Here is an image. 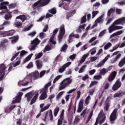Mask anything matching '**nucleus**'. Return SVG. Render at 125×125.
<instances>
[{
    "label": "nucleus",
    "instance_id": "obj_1",
    "mask_svg": "<svg viewBox=\"0 0 125 125\" xmlns=\"http://www.w3.org/2000/svg\"><path fill=\"white\" fill-rule=\"evenodd\" d=\"M50 85H51V82H49L47 84H46L44 85V88L41 90V92L42 93L39 97L40 100H44L45 99H46V97H47L46 91H47V89H48V87H49Z\"/></svg>",
    "mask_w": 125,
    "mask_h": 125
},
{
    "label": "nucleus",
    "instance_id": "obj_2",
    "mask_svg": "<svg viewBox=\"0 0 125 125\" xmlns=\"http://www.w3.org/2000/svg\"><path fill=\"white\" fill-rule=\"evenodd\" d=\"M49 2H50V0H39L34 3L32 6L33 7H43L47 5Z\"/></svg>",
    "mask_w": 125,
    "mask_h": 125
},
{
    "label": "nucleus",
    "instance_id": "obj_3",
    "mask_svg": "<svg viewBox=\"0 0 125 125\" xmlns=\"http://www.w3.org/2000/svg\"><path fill=\"white\" fill-rule=\"evenodd\" d=\"M71 83H72V79L70 78V77L65 79L60 83L61 86L59 87L60 90L64 89V88L67 87V86Z\"/></svg>",
    "mask_w": 125,
    "mask_h": 125
},
{
    "label": "nucleus",
    "instance_id": "obj_4",
    "mask_svg": "<svg viewBox=\"0 0 125 125\" xmlns=\"http://www.w3.org/2000/svg\"><path fill=\"white\" fill-rule=\"evenodd\" d=\"M8 4H9L8 1H3L0 3V10H2V11L0 12L1 15L9 11L7 9V7L5 6L8 5Z\"/></svg>",
    "mask_w": 125,
    "mask_h": 125
},
{
    "label": "nucleus",
    "instance_id": "obj_5",
    "mask_svg": "<svg viewBox=\"0 0 125 125\" xmlns=\"http://www.w3.org/2000/svg\"><path fill=\"white\" fill-rule=\"evenodd\" d=\"M97 119H98V124L99 123L100 125H102L106 121V116L103 113V110L100 111Z\"/></svg>",
    "mask_w": 125,
    "mask_h": 125
},
{
    "label": "nucleus",
    "instance_id": "obj_6",
    "mask_svg": "<svg viewBox=\"0 0 125 125\" xmlns=\"http://www.w3.org/2000/svg\"><path fill=\"white\" fill-rule=\"evenodd\" d=\"M5 70L6 66L4 64H0V82L5 78Z\"/></svg>",
    "mask_w": 125,
    "mask_h": 125
},
{
    "label": "nucleus",
    "instance_id": "obj_7",
    "mask_svg": "<svg viewBox=\"0 0 125 125\" xmlns=\"http://www.w3.org/2000/svg\"><path fill=\"white\" fill-rule=\"evenodd\" d=\"M117 112H118V109H114L110 116L109 120L111 122V124H114V123H115V121L117 120Z\"/></svg>",
    "mask_w": 125,
    "mask_h": 125
},
{
    "label": "nucleus",
    "instance_id": "obj_8",
    "mask_svg": "<svg viewBox=\"0 0 125 125\" xmlns=\"http://www.w3.org/2000/svg\"><path fill=\"white\" fill-rule=\"evenodd\" d=\"M15 34V30H12L7 31H1L0 30V36L3 35V37H9L10 36H13Z\"/></svg>",
    "mask_w": 125,
    "mask_h": 125
},
{
    "label": "nucleus",
    "instance_id": "obj_9",
    "mask_svg": "<svg viewBox=\"0 0 125 125\" xmlns=\"http://www.w3.org/2000/svg\"><path fill=\"white\" fill-rule=\"evenodd\" d=\"M123 28H124L123 27V26L114 25V24L112 23L108 28L109 33H112V32H114V31H116V30H121V29H123Z\"/></svg>",
    "mask_w": 125,
    "mask_h": 125
},
{
    "label": "nucleus",
    "instance_id": "obj_10",
    "mask_svg": "<svg viewBox=\"0 0 125 125\" xmlns=\"http://www.w3.org/2000/svg\"><path fill=\"white\" fill-rule=\"evenodd\" d=\"M122 86V82L120 80H118L112 86V90L116 91L118 90Z\"/></svg>",
    "mask_w": 125,
    "mask_h": 125
},
{
    "label": "nucleus",
    "instance_id": "obj_11",
    "mask_svg": "<svg viewBox=\"0 0 125 125\" xmlns=\"http://www.w3.org/2000/svg\"><path fill=\"white\" fill-rule=\"evenodd\" d=\"M58 31H59V28L55 29L53 31V35L50 39V42H51L53 44H56V41H54V37H55V35L58 33Z\"/></svg>",
    "mask_w": 125,
    "mask_h": 125
},
{
    "label": "nucleus",
    "instance_id": "obj_12",
    "mask_svg": "<svg viewBox=\"0 0 125 125\" xmlns=\"http://www.w3.org/2000/svg\"><path fill=\"white\" fill-rule=\"evenodd\" d=\"M72 64V62H67L65 64H63L59 69V73H63V72H65V70H66V68H68L70 65Z\"/></svg>",
    "mask_w": 125,
    "mask_h": 125
},
{
    "label": "nucleus",
    "instance_id": "obj_13",
    "mask_svg": "<svg viewBox=\"0 0 125 125\" xmlns=\"http://www.w3.org/2000/svg\"><path fill=\"white\" fill-rule=\"evenodd\" d=\"M50 117V120L52 121V120H53V115L52 114V110L51 109L49 111H47L46 112L45 115V118L43 120L44 122H46V119H47V117Z\"/></svg>",
    "mask_w": 125,
    "mask_h": 125
},
{
    "label": "nucleus",
    "instance_id": "obj_14",
    "mask_svg": "<svg viewBox=\"0 0 125 125\" xmlns=\"http://www.w3.org/2000/svg\"><path fill=\"white\" fill-rule=\"evenodd\" d=\"M116 76H117V71H114L112 72L108 77V82H113L115 80Z\"/></svg>",
    "mask_w": 125,
    "mask_h": 125
},
{
    "label": "nucleus",
    "instance_id": "obj_15",
    "mask_svg": "<svg viewBox=\"0 0 125 125\" xmlns=\"http://www.w3.org/2000/svg\"><path fill=\"white\" fill-rule=\"evenodd\" d=\"M122 23H125V17H122L119 19L116 20L113 23V25H119Z\"/></svg>",
    "mask_w": 125,
    "mask_h": 125
},
{
    "label": "nucleus",
    "instance_id": "obj_16",
    "mask_svg": "<svg viewBox=\"0 0 125 125\" xmlns=\"http://www.w3.org/2000/svg\"><path fill=\"white\" fill-rule=\"evenodd\" d=\"M83 100H81L78 105V109L77 110V113H81L83 111Z\"/></svg>",
    "mask_w": 125,
    "mask_h": 125
},
{
    "label": "nucleus",
    "instance_id": "obj_17",
    "mask_svg": "<svg viewBox=\"0 0 125 125\" xmlns=\"http://www.w3.org/2000/svg\"><path fill=\"white\" fill-rule=\"evenodd\" d=\"M16 107V105H11V106H8L4 108L5 113H6L7 114H9L10 112H11L12 110H13L14 108Z\"/></svg>",
    "mask_w": 125,
    "mask_h": 125
},
{
    "label": "nucleus",
    "instance_id": "obj_18",
    "mask_svg": "<svg viewBox=\"0 0 125 125\" xmlns=\"http://www.w3.org/2000/svg\"><path fill=\"white\" fill-rule=\"evenodd\" d=\"M38 98H39V92H37L34 96L32 98L30 105H33L34 103H36V101H37Z\"/></svg>",
    "mask_w": 125,
    "mask_h": 125
},
{
    "label": "nucleus",
    "instance_id": "obj_19",
    "mask_svg": "<svg viewBox=\"0 0 125 125\" xmlns=\"http://www.w3.org/2000/svg\"><path fill=\"white\" fill-rule=\"evenodd\" d=\"M119 52H120L119 51H116L115 52H114L113 54H112V56H114V55H117L116 57H115V59H113V63H115L116 62H117V60L119 59V58H120V57H121L122 56V54H118Z\"/></svg>",
    "mask_w": 125,
    "mask_h": 125
},
{
    "label": "nucleus",
    "instance_id": "obj_20",
    "mask_svg": "<svg viewBox=\"0 0 125 125\" xmlns=\"http://www.w3.org/2000/svg\"><path fill=\"white\" fill-rule=\"evenodd\" d=\"M33 96H34V93L33 92H29L25 95L27 102H30L31 101L32 98H33Z\"/></svg>",
    "mask_w": 125,
    "mask_h": 125
},
{
    "label": "nucleus",
    "instance_id": "obj_21",
    "mask_svg": "<svg viewBox=\"0 0 125 125\" xmlns=\"http://www.w3.org/2000/svg\"><path fill=\"white\" fill-rule=\"evenodd\" d=\"M65 25L64 24H62L60 27V33L59 35H62L64 36L65 35Z\"/></svg>",
    "mask_w": 125,
    "mask_h": 125
},
{
    "label": "nucleus",
    "instance_id": "obj_22",
    "mask_svg": "<svg viewBox=\"0 0 125 125\" xmlns=\"http://www.w3.org/2000/svg\"><path fill=\"white\" fill-rule=\"evenodd\" d=\"M36 63L37 69L40 70L42 68V61L38 60L36 61Z\"/></svg>",
    "mask_w": 125,
    "mask_h": 125
},
{
    "label": "nucleus",
    "instance_id": "obj_23",
    "mask_svg": "<svg viewBox=\"0 0 125 125\" xmlns=\"http://www.w3.org/2000/svg\"><path fill=\"white\" fill-rule=\"evenodd\" d=\"M73 119H74V115L73 114V113H69L68 115V122L69 125H72Z\"/></svg>",
    "mask_w": 125,
    "mask_h": 125
},
{
    "label": "nucleus",
    "instance_id": "obj_24",
    "mask_svg": "<svg viewBox=\"0 0 125 125\" xmlns=\"http://www.w3.org/2000/svg\"><path fill=\"white\" fill-rule=\"evenodd\" d=\"M39 76H40V73H39V71H35V72L32 73V77L34 78V79L35 80H38V79H39Z\"/></svg>",
    "mask_w": 125,
    "mask_h": 125
},
{
    "label": "nucleus",
    "instance_id": "obj_25",
    "mask_svg": "<svg viewBox=\"0 0 125 125\" xmlns=\"http://www.w3.org/2000/svg\"><path fill=\"white\" fill-rule=\"evenodd\" d=\"M7 14L4 16V19L5 20H10L11 18H12V15H11V13H12V12H7Z\"/></svg>",
    "mask_w": 125,
    "mask_h": 125
},
{
    "label": "nucleus",
    "instance_id": "obj_26",
    "mask_svg": "<svg viewBox=\"0 0 125 125\" xmlns=\"http://www.w3.org/2000/svg\"><path fill=\"white\" fill-rule=\"evenodd\" d=\"M81 121V119L80 118V116L79 115H77L75 116L74 122H73V125H78L79 123Z\"/></svg>",
    "mask_w": 125,
    "mask_h": 125
},
{
    "label": "nucleus",
    "instance_id": "obj_27",
    "mask_svg": "<svg viewBox=\"0 0 125 125\" xmlns=\"http://www.w3.org/2000/svg\"><path fill=\"white\" fill-rule=\"evenodd\" d=\"M122 34H123V30L117 31L116 33H114L112 34L110 36V38L112 39V38H114V37H116V36H120V35H122Z\"/></svg>",
    "mask_w": 125,
    "mask_h": 125
},
{
    "label": "nucleus",
    "instance_id": "obj_28",
    "mask_svg": "<svg viewBox=\"0 0 125 125\" xmlns=\"http://www.w3.org/2000/svg\"><path fill=\"white\" fill-rule=\"evenodd\" d=\"M19 37L18 36H13L9 39H13L11 41L12 43H16V42H18V40H19Z\"/></svg>",
    "mask_w": 125,
    "mask_h": 125
},
{
    "label": "nucleus",
    "instance_id": "obj_29",
    "mask_svg": "<svg viewBox=\"0 0 125 125\" xmlns=\"http://www.w3.org/2000/svg\"><path fill=\"white\" fill-rule=\"evenodd\" d=\"M16 19H21L22 22H24L25 20H27V17L25 15H20L17 17Z\"/></svg>",
    "mask_w": 125,
    "mask_h": 125
},
{
    "label": "nucleus",
    "instance_id": "obj_30",
    "mask_svg": "<svg viewBox=\"0 0 125 125\" xmlns=\"http://www.w3.org/2000/svg\"><path fill=\"white\" fill-rule=\"evenodd\" d=\"M74 38H75V34H74V32H73L71 34H70L69 36L68 42L71 43V42H73V41L72 40H73V39H74Z\"/></svg>",
    "mask_w": 125,
    "mask_h": 125
},
{
    "label": "nucleus",
    "instance_id": "obj_31",
    "mask_svg": "<svg viewBox=\"0 0 125 125\" xmlns=\"http://www.w3.org/2000/svg\"><path fill=\"white\" fill-rule=\"evenodd\" d=\"M125 64V56L120 61L119 63V66L122 68Z\"/></svg>",
    "mask_w": 125,
    "mask_h": 125
},
{
    "label": "nucleus",
    "instance_id": "obj_32",
    "mask_svg": "<svg viewBox=\"0 0 125 125\" xmlns=\"http://www.w3.org/2000/svg\"><path fill=\"white\" fill-rule=\"evenodd\" d=\"M21 100V98H20V96H17L16 99L13 101V104H15V103H20V101Z\"/></svg>",
    "mask_w": 125,
    "mask_h": 125
},
{
    "label": "nucleus",
    "instance_id": "obj_33",
    "mask_svg": "<svg viewBox=\"0 0 125 125\" xmlns=\"http://www.w3.org/2000/svg\"><path fill=\"white\" fill-rule=\"evenodd\" d=\"M41 42V41L39 40V39L35 38V40L31 42V44H34L35 45H38Z\"/></svg>",
    "mask_w": 125,
    "mask_h": 125
},
{
    "label": "nucleus",
    "instance_id": "obj_34",
    "mask_svg": "<svg viewBox=\"0 0 125 125\" xmlns=\"http://www.w3.org/2000/svg\"><path fill=\"white\" fill-rule=\"evenodd\" d=\"M88 114V111H87V108H85L82 112L81 113L80 116L81 117H82L83 118H84V116H85V114Z\"/></svg>",
    "mask_w": 125,
    "mask_h": 125
},
{
    "label": "nucleus",
    "instance_id": "obj_35",
    "mask_svg": "<svg viewBox=\"0 0 125 125\" xmlns=\"http://www.w3.org/2000/svg\"><path fill=\"white\" fill-rule=\"evenodd\" d=\"M34 55L33 54H30L29 55H28L24 60V63H27L28 61H30L31 60V58H32V57Z\"/></svg>",
    "mask_w": 125,
    "mask_h": 125
},
{
    "label": "nucleus",
    "instance_id": "obj_36",
    "mask_svg": "<svg viewBox=\"0 0 125 125\" xmlns=\"http://www.w3.org/2000/svg\"><path fill=\"white\" fill-rule=\"evenodd\" d=\"M103 15H102L101 16H100L98 19H97L95 21V23H96L97 24V23H100V22H103V20H102L103 19Z\"/></svg>",
    "mask_w": 125,
    "mask_h": 125
},
{
    "label": "nucleus",
    "instance_id": "obj_37",
    "mask_svg": "<svg viewBox=\"0 0 125 125\" xmlns=\"http://www.w3.org/2000/svg\"><path fill=\"white\" fill-rule=\"evenodd\" d=\"M116 9V8H114V9L110 8L107 12V16L108 17L111 16V15L112 13H114L115 12V10Z\"/></svg>",
    "mask_w": 125,
    "mask_h": 125
},
{
    "label": "nucleus",
    "instance_id": "obj_38",
    "mask_svg": "<svg viewBox=\"0 0 125 125\" xmlns=\"http://www.w3.org/2000/svg\"><path fill=\"white\" fill-rule=\"evenodd\" d=\"M90 99H91V97L88 95L85 100V105H88V104L90 102Z\"/></svg>",
    "mask_w": 125,
    "mask_h": 125
},
{
    "label": "nucleus",
    "instance_id": "obj_39",
    "mask_svg": "<svg viewBox=\"0 0 125 125\" xmlns=\"http://www.w3.org/2000/svg\"><path fill=\"white\" fill-rule=\"evenodd\" d=\"M107 72L108 71H107L105 68H103L100 72V75H101V76H104Z\"/></svg>",
    "mask_w": 125,
    "mask_h": 125
},
{
    "label": "nucleus",
    "instance_id": "obj_40",
    "mask_svg": "<svg viewBox=\"0 0 125 125\" xmlns=\"http://www.w3.org/2000/svg\"><path fill=\"white\" fill-rule=\"evenodd\" d=\"M67 48H68V44H64L62 47L61 51L65 52L66 50H67Z\"/></svg>",
    "mask_w": 125,
    "mask_h": 125
},
{
    "label": "nucleus",
    "instance_id": "obj_41",
    "mask_svg": "<svg viewBox=\"0 0 125 125\" xmlns=\"http://www.w3.org/2000/svg\"><path fill=\"white\" fill-rule=\"evenodd\" d=\"M88 56V54L84 55L80 61V63H83L85 61V59H86V58Z\"/></svg>",
    "mask_w": 125,
    "mask_h": 125
},
{
    "label": "nucleus",
    "instance_id": "obj_42",
    "mask_svg": "<svg viewBox=\"0 0 125 125\" xmlns=\"http://www.w3.org/2000/svg\"><path fill=\"white\" fill-rule=\"evenodd\" d=\"M64 35H62L61 34H59V35L58 36V41L59 42V43H61V42H62V40L63 39V36Z\"/></svg>",
    "mask_w": 125,
    "mask_h": 125
},
{
    "label": "nucleus",
    "instance_id": "obj_43",
    "mask_svg": "<svg viewBox=\"0 0 125 125\" xmlns=\"http://www.w3.org/2000/svg\"><path fill=\"white\" fill-rule=\"evenodd\" d=\"M49 107H50V104H47L46 106L41 109V112H44V111H45V110H47Z\"/></svg>",
    "mask_w": 125,
    "mask_h": 125
},
{
    "label": "nucleus",
    "instance_id": "obj_44",
    "mask_svg": "<svg viewBox=\"0 0 125 125\" xmlns=\"http://www.w3.org/2000/svg\"><path fill=\"white\" fill-rule=\"evenodd\" d=\"M104 109H105V111H108L109 110V107H110V103H109V102H106L104 103Z\"/></svg>",
    "mask_w": 125,
    "mask_h": 125
},
{
    "label": "nucleus",
    "instance_id": "obj_45",
    "mask_svg": "<svg viewBox=\"0 0 125 125\" xmlns=\"http://www.w3.org/2000/svg\"><path fill=\"white\" fill-rule=\"evenodd\" d=\"M85 68H86V65H84L83 66H82L80 70L79 71V73L80 74L82 73H83V72H84V69H85Z\"/></svg>",
    "mask_w": 125,
    "mask_h": 125
},
{
    "label": "nucleus",
    "instance_id": "obj_46",
    "mask_svg": "<svg viewBox=\"0 0 125 125\" xmlns=\"http://www.w3.org/2000/svg\"><path fill=\"white\" fill-rule=\"evenodd\" d=\"M42 55H43V54L42 53V52L39 53L37 55H36V57L35 58V60H37V59H40V58H41V57H42Z\"/></svg>",
    "mask_w": 125,
    "mask_h": 125
},
{
    "label": "nucleus",
    "instance_id": "obj_47",
    "mask_svg": "<svg viewBox=\"0 0 125 125\" xmlns=\"http://www.w3.org/2000/svg\"><path fill=\"white\" fill-rule=\"evenodd\" d=\"M49 50H51V47L49 45H47L43 50V52H46V51H49Z\"/></svg>",
    "mask_w": 125,
    "mask_h": 125
},
{
    "label": "nucleus",
    "instance_id": "obj_48",
    "mask_svg": "<svg viewBox=\"0 0 125 125\" xmlns=\"http://www.w3.org/2000/svg\"><path fill=\"white\" fill-rule=\"evenodd\" d=\"M86 22V15H84L81 19V24H83V23H85Z\"/></svg>",
    "mask_w": 125,
    "mask_h": 125
},
{
    "label": "nucleus",
    "instance_id": "obj_49",
    "mask_svg": "<svg viewBox=\"0 0 125 125\" xmlns=\"http://www.w3.org/2000/svg\"><path fill=\"white\" fill-rule=\"evenodd\" d=\"M110 46H112V43L111 42H108L104 47V50H107Z\"/></svg>",
    "mask_w": 125,
    "mask_h": 125
},
{
    "label": "nucleus",
    "instance_id": "obj_50",
    "mask_svg": "<svg viewBox=\"0 0 125 125\" xmlns=\"http://www.w3.org/2000/svg\"><path fill=\"white\" fill-rule=\"evenodd\" d=\"M60 109L59 108V107H57L55 110H54V116L55 117H56L57 116V114H58Z\"/></svg>",
    "mask_w": 125,
    "mask_h": 125
},
{
    "label": "nucleus",
    "instance_id": "obj_51",
    "mask_svg": "<svg viewBox=\"0 0 125 125\" xmlns=\"http://www.w3.org/2000/svg\"><path fill=\"white\" fill-rule=\"evenodd\" d=\"M63 93H64V92H60L57 96V100H59L60 98H61V97L63 95Z\"/></svg>",
    "mask_w": 125,
    "mask_h": 125
},
{
    "label": "nucleus",
    "instance_id": "obj_52",
    "mask_svg": "<svg viewBox=\"0 0 125 125\" xmlns=\"http://www.w3.org/2000/svg\"><path fill=\"white\" fill-rule=\"evenodd\" d=\"M63 120H64V118H61L60 117V118L58 120L57 125H62V124H63Z\"/></svg>",
    "mask_w": 125,
    "mask_h": 125
},
{
    "label": "nucleus",
    "instance_id": "obj_53",
    "mask_svg": "<svg viewBox=\"0 0 125 125\" xmlns=\"http://www.w3.org/2000/svg\"><path fill=\"white\" fill-rule=\"evenodd\" d=\"M105 34H106V30L104 29L99 33V36L100 38H102V37H103Z\"/></svg>",
    "mask_w": 125,
    "mask_h": 125
},
{
    "label": "nucleus",
    "instance_id": "obj_54",
    "mask_svg": "<svg viewBox=\"0 0 125 125\" xmlns=\"http://www.w3.org/2000/svg\"><path fill=\"white\" fill-rule=\"evenodd\" d=\"M97 83H98V82L97 81H92L89 85V87H92V86L97 84Z\"/></svg>",
    "mask_w": 125,
    "mask_h": 125
},
{
    "label": "nucleus",
    "instance_id": "obj_55",
    "mask_svg": "<svg viewBox=\"0 0 125 125\" xmlns=\"http://www.w3.org/2000/svg\"><path fill=\"white\" fill-rule=\"evenodd\" d=\"M15 53H16L15 54L14 56H13L12 57V58L11 59V61H13V60H14V59H15V58H16V57L18 56V55H19V53H20V52H18L17 53H16V51L15 52Z\"/></svg>",
    "mask_w": 125,
    "mask_h": 125
},
{
    "label": "nucleus",
    "instance_id": "obj_56",
    "mask_svg": "<svg viewBox=\"0 0 125 125\" xmlns=\"http://www.w3.org/2000/svg\"><path fill=\"white\" fill-rule=\"evenodd\" d=\"M63 8L65 9V10H68L69 9V4L67 3H63Z\"/></svg>",
    "mask_w": 125,
    "mask_h": 125
},
{
    "label": "nucleus",
    "instance_id": "obj_57",
    "mask_svg": "<svg viewBox=\"0 0 125 125\" xmlns=\"http://www.w3.org/2000/svg\"><path fill=\"white\" fill-rule=\"evenodd\" d=\"M27 53H28V52L25 50H22L20 53L21 57H23V56H24V55H25V54H27Z\"/></svg>",
    "mask_w": 125,
    "mask_h": 125
},
{
    "label": "nucleus",
    "instance_id": "obj_58",
    "mask_svg": "<svg viewBox=\"0 0 125 125\" xmlns=\"http://www.w3.org/2000/svg\"><path fill=\"white\" fill-rule=\"evenodd\" d=\"M49 12H50V13H51V14H56V9L55 8H53L51 10H49Z\"/></svg>",
    "mask_w": 125,
    "mask_h": 125
},
{
    "label": "nucleus",
    "instance_id": "obj_59",
    "mask_svg": "<svg viewBox=\"0 0 125 125\" xmlns=\"http://www.w3.org/2000/svg\"><path fill=\"white\" fill-rule=\"evenodd\" d=\"M34 67V64H33V62H30L26 66L27 69H31Z\"/></svg>",
    "mask_w": 125,
    "mask_h": 125
},
{
    "label": "nucleus",
    "instance_id": "obj_60",
    "mask_svg": "<svg viewBox=\"0 0 125 125\" xmlns=\"http://www.w3.org/2000/svg\"><path fill=\"white\" fill-rule=\"evenodd\" d=\"M73 15L72 14V12H67L66 13V19H69L70 17H72Z\"/></svg>",
    "mask_w": 125,
    "mask_h": 125
},
{
    "label": "nucleus",
    "instance_id": "obj_61",
    "mask_svg": "<svg viewBox=\"0 0 125 125\" xmlns=\"http://www.w3.org/2000/svg\"><path fill=\"white\" fill-rule=\"evenodd\" d=\"M61 77H62V76L61 75H58L57 76L54 80L53 81V83H56V82L57 81H58V80H59V79H60L61 78Z\"/></svg>",
    "mask_w": 125,
    "mask_h": 125
},
{
    "label": "nucleus",
    "instance_id": "obj_62",
    "mask_svg": "<svg viewBox=\"0 0 125 125\" xmlns=\"http://www.w3.org/2000/svg\"><path fill=\"white\" fill-rule=\"evenodd\" d=\"M100 79H102V76L101 75H96L94 76V80H100Z\"/></svg>",
    "mask_w": 125,
    "mask_h": 125
},
{
    "label": "nucleus",
    "instance_id": "obj_63",
    "mask_svg": "<svg viewBox=\"0 0 125 125\" xmlns=\"http://www.w3.org/2000/svg\"><path fill=\"white\" fill-rule=\"evenodd\" d=\"M17 4L16 3H13L9 5V8L11 9V8H14Z\"/></svg>",
    "mask_w": 125,
    "mask_h": 125
},
{
    "label": "nucleus",
    "instance_id": "obj_64",
    "mask_svg": "<svg viewBox=\"0 0 125 125\" xmlns=\"http://www.w3.org/2000/svg\"><path fill=\"white\" fill-rule=\"evenodd\" d=\"M17 125H22V120L21 119H17Z\"/></svg>",
    "mask_w": 125,
    "mask_h": 125
}]
</instances>
